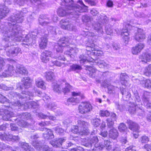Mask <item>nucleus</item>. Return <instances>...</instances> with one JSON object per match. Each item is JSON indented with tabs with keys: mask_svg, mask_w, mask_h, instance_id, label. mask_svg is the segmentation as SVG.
<instances>
[{
	"mask_svg": "<svg viewBox=\"0 0 151 151\" xmlns=\"http://www.w3.org/2000/svg\"><path fill=\"white\" fill-rule=\"evenodd\" d=\"M39 24L42 26H47V32L43 29H41V35L43 37L40 38V41L39 45L41 49L45 48L46 47L47 43V39L46 38L48 35H55L56 34V29L55 27L49 25L52 21L50 20L46 16L43 14L40 16L38 19Z\"/></svg>",
	"mask_w": 151,
	"mask_h": 151,
	"instance_id": "f257e3e1",
	"label": "nucleus"
},
{
	"mask_svg": "<svg viewBox=\"0 0 151 151\" xmlns=\"http://www.w3.org/2000/svg\"><path fill=\"white\" fill-rule=\"evenodd\" d=\"M22 82V83L19 84L17 85V87L20 88V89L22 90V94L21 95L19 93L14 92H11L9 94L11 96V97L14 100H18L21 99H23L26 98L29 99H32L34 96V92L35 90L33 88H32V91H28L27 89L29 88L31 86L30 78L28 77H25L23 78Z\"/></svg>",
	"mask_w": 151,
	"mask_h": 151,
	"instance_id": "f03ea898",
	"label": "nucleus"
},
{
	"mask_svg": "<svg viewBox=\"0 0 151 151\" xmlns=\"http://www.w3.org/2000/svg\"><path fill=\"white\" fill-rule=\"evenodd\" d=\"M77 3L80 5L78 4H75L73 0H67V10L72 11L70 12H67V14L79 15V13L86 12L87 11L88 7L85 5L82 1H78Z\"/></svg>",
	"mask_w": 151,
	"mask_h": 151,
	"instance_id": "7ed1b4c3",
	"label": "nucleus"
},
{
	"mask_svg": "<svg viewBox=\"0 0 151 151\" xmlns=\"http://www.w3.org/2000/svg\"><path fill=\"white\" fill-rule=\"evenodd\" d=\"M7 70L3 72L2 75L0 74V77H6L13 75L14 72L21 74L22 75H25L28 73L27 69L23 65L18 64L16 66V69L14 70V67L12 65L8 64L7 65Z\"/></svg>",
	"mask_w": 151,
	"mask_h": 151,
	"instance_id": "20e7f679",
	"label": "nucleus"
},
{
	"mask_svg": "<svg viewBox=\"0 0 151 151\" xmlns=\"http://www.w3.org/2000/svg\"><path fill=\"white\" fill-rule=\"evenodd\" d=\"M27 13L29 14L30 13L28 12L26 8H24L21 12L18 11L16 12V13L12 15L8 18V20L12 22V24L14 23V25L19 26L22 31V27L18 24L22 23L23 21V18Z\"/></svg>",
	"mask_w": 151,
	"mask_h": 151,
	"instance_id": "39448f33",
	"label": "nucleus"
},
{
	"mask_svg": "<svg viewBox=\"0 0 151 151\" xmlns=\"http://www.w3.org/2000/svg\"><path fill=\"white\" fill-rule=\"evenodd\" d=\"M38 33L41 35L40 32L35 29L33 32H31L28 34L26 35L25 39L22 38V46L26 48H28L29 46L32 45V43H35V42L37 35Z\"/></svg>",
	"mask_w": 151,
	"mask_h": 151,
	"instance_id": "423d86ee",
	"label": "nucleus"
},
{
	"mask_svg": "<svg viewBox=\"0 0 151 151\" xmlns=\"http://www.w3.org/2000/svg\"><path fill=\"white\" fill-rule=\"evenodd\" d=\"M22 39L19 41H13L12 40L11 42L13 44L9 46H6L5 43V41L3 40L4 43V47L5 48V50L6 51L7 55L8 56H12L13 57L17 56L18 54L21 51V49L18 47H15L12 46L13 45H15V43L16 42H19L21 41L22 40V38L24 37V35L22 34Z\"/></svg>",
	"mask_w": 151,
	"mask_h": 151,
	"instance_id": "0eeeda50",
	"label": "nucleus"
},
{
	"mask_svg": "<svg viewBox=\"0 0 151 151\" xmlns=\"http://www.w3.org/2000/svg\"><path fill=\"white\" fill-rule=\"evenodd\" d=\"M32 99H23L22 98L21 99L22 103H20L19 101L15 102H12V103L9 104V105L7 106L9 110H10V108L13 109L14 108V106H17L18 108L21 110H26L28 109L31 108L30 101L27 102V100L32 99Z\"/></svg>",
	"mask_w": 151,
	"mask_h": 151,
	"instance_id": "6e6552de",
	"label": "nucleus"
},
{
	"mask_svg": "<svg viewBox=\"0 0 151 151\" xmlns=\"http://www.w3.org/2000/svg\"><path fill=\"white\" fill-rule=\"evenodd\" d=\"M20 137L19 135H14L5 132H0V139L2 140L11 141L14 142H17L20 140Z\"/></svg>",
	"mask_w": 151,
	"mask_h": 151,
	"instance_id": "1a4fd4ad",
	"label": "nucleus"
},
{
	"mask_svg": "<svg viewBox=\"0 0 151 151\" xmlns=\"http://www.w3.org/2000/svg\"><path fill=\"white\" fill-rule=\"evenodd\" d=\"M92 109L91 104L87 102H81L79 105V112L82 114H86L89 112Z\"/></svg>",
	"mask_w": 151,
	"mask_h": 151,
	"instance_id": "9d476101",
	"label": "nucleus"
},
{
	"mask_svg": "<svg viewBox=\"0 0 151 151\" xmlns=\"http://www.w3.org/2000/svg\"><path fill=\"white\" fill-rule=\"evenodd\" d=\"M86 69L90 71L91 73L89 74L90 76L92 78H95L96 82L97 83H100L101 82L100 76L102 75L101 72H100L98 71V76H95V73L97 71V70L93 66H91L89 65H86ZM103 76H104L106 74V73L102 74Z\"/></svg>",
	"mask_w": 151,
	"mask_h": 151,
	"instance_id": "9b49d317",
	"label": "nucleus"
},
{
	"mask_svg": "<svg viewBox=\"0 0 151 151\" xmlns=\"http://www.w3.org/2000/svg\"><path fill=\"white\" fill-rule=\"evenodd\" d=\"M78 125L80 129L79 134L81 135H86L88 134V131L87 129L89 126L88 122L83 121L79 120L78 121Z\"/></svg>",
	"mask_w": 151,
	"mask_h": 151,
	"instance_id": "f8f14e48",
	"label": "nucleus"
},
{
	"mask_svg": "<svg viewBox=\"0 0 151 151\" xmlns=\"http://www.w3.org/2000/svg\"><path fill=\"white\" fill-rule=\"evenodd\" d=\"M66 40L65 37L61 38L54 46V49L57 52L61 53L63 52L64 47L66 45Z\"/></svg>",
	"mask_w": 151,
	"mask_h": 151,
	"instance_id": "ddd939ff",
	"label": "nucleus"
},
{
	"mask_svg": "<svg viewBox=\"0 0 151 151\" xmlns=\"http://www.w3.org/2000/svg\"><path fill=\"white\" fill-rule=\"evenodd\" d=\"M142 98L145 106L147 108L151 109L150 93L147 91L144 92Z\"/></svg>",
	"mask_w": 151,
	"mask_h": 151,
	"instance_id": "4468645a",
	"label": "nucleus"
},
{
	"mask_svg": "<svg viewBox=\"0 0 151 151\" xmlns=\"http://www.w3.org/2000/svg\"><path fill=\"white\" fill-rule=\"evenodd\" d=\"M14 115L13 112L6 109H0V116H2L3 120H9Z\"/></svg>",
	"mask_w": 151,
	"mask_h": 151,
	"instance_id": "2eb2a0df",
	"label": "nucleus"
},
{
	"mask_svg": "<svg viewBox=\"0 0 151 151\" xmlns=\"http://www.w3.org/2000/svg\"><path fill=\"white\" fill-rule=\"evenodd\" d=\"M62 83H61L60 85L56 83L54 85L53 87V90L54 91L57 93H60L61 90V88L62 89L63 92L64 93H66V81L65 80L62 81Z\"/></svg>",
	"mask_w": 151,
	"mask_h": 151,
	"instance_id": "dca6fc26",
	"label": "nucleus"
},
{
	"mask_svg": "<svg viewBox=\"0 0 151 151\" xmlns=\"http://www.w3.org/2000/svg\"><path fill=\"white\" fill-rule=\"evenodd\" d=\"M135 39L138 42H142L145 38V32L142 29H138L134 36Z\"/></svg>",
	"mask_w": 151,
	"mask_h": 151,
	"instance_id": "f3484780",
	"label": "nucleus"
},
{
	"mask_svg": "<svg viewBox=\"0 0 151 151\" xmlns=\"http://www.w3.org/2000/svg\"><path fill=\"white\" fill-rule=\"evenodd\" d=\"M62 7L58 10V15L60 17H64L66 15V0H62L61 4Z\"/></svg>",
	"mask_w": 151,
	"mask_h": 151,
	"instance_id": "a211bd4d",
	"label": "nucleus"
},
{
	"mask_svg": "<svg viewBox=\"0 0 151 151\" xmlns=\"http://www.w3.org/2000/svg\"><path fill=\"white\" fill-rule=\"evenodd\" d=\"M52 54V52L50 51H44L41 55L40 58L42 61L44 63H47L49 60V57H51Z\"/></svg>",
	"mask_w": 151,
	"mask_h": 151,
	"instance_id": "6ab92c4d",
	"label": "nucleus"
},
{
	"mask_svg": "<svg viewBox=\"0 0 151 151\" xmlns=\"http://www.w3.org/2000/svg\"><path fill=\"white\" fill-rule=\"evenodd\" d=\"M127 123L129 125L130 129L134 132H139V127L136 123L130 120H127Z\"/></svg>",
	"mask_w": 151,
	"mask_h": 151,
	"instance_id": "aec40b11",
	"label": "nucleus"
},
{
	"mask_svg": "<svg viewBox=\"0 0 151 151\" xmlns=\"http://www.w3.org/2000/svg\"><path fill=\"white\" fill-rule=\"evenodd\" d=\"M145 46L143 43H139L132 47V52L134 55H137L142 50Z\"/></svg>",
	"mask_w": 151,
	"mask_h": 151,
	"instance_id": "412c9836",
	"label": "nucleus"
},
{
	"mask_svg": "<svg viewBox=\"0 0 151 151\" xmlns=\"http://www.w3.org/2000/svg\"><path fill=\"white\" fill-rule=\"evenodd\" d=\"M65 139H64L60 138L57 139L55 141H51L50 142V143L53 147L57 148L61 146L62 145L63 143L65 142Z\"/></svg>",
	"mask_w": 151,
	"mask_h": 151,
	"instance_id": "4be33fe9",
	"label": "nucleus"
},
{
	"mask_svg": "<svg viewBox=\"0 0 151 151\" xmlns=\"http://www.w3.org/2000/svg\"><path fill=\"white\" fill-rule=\"evenodd\" d=\"M120 91L122 95V98L125 101H128L130 97V93L125 88H121Z\"/></svg>",
	"mask_w": 151,
	"mask_h": 151,
	"instance_id": "5701e85b",
	"label": "nucleus"
},
{
	"mask_svg": "<svg viewBox=\"0 0 151 151\" xmlns=\"http://www.w3.org/2000/svg\"><path fill=\"white\" fill-rule=\"evenodd\" d=\"M39 138V136L38 134H35L32 136L30 138L32 139L31 144L35 148L37 149V147L36 146L38 145L41 146L40 142L38 141L37 139Z\"/></svg>",
	"mask_w": 151,
	"mask_h": 151,
	"instance_id": "b1692460",
	"label": "nucleus"
},
{
	"mask_svg": "<svg viewBox=\"0 0 151 151\" xmlns=\"http://www.w3.org/2000/svg\"><path fill=\"white\" fill-rule=\"evenodd\" d=\"M19 145L24 151H34V149L31 148L28 144L25 142H19Z\"/></svg>",
	"mask_w": 151,
	"mask_h": 151,
	"instance_id": "393cba45",
	"label": "nucleus"
},
{
	"mask_svg": "<svg viewBox=\"0 0 151 151\" xmlns=\"http://www.w3.org/2000/svg\"><path fill=\"white\" fill-rule=\"evenodd\" d=\"M141 61L145 63L150 62L151 60V54L148 53H144L139 57Z\"/></svg>",
	"mask_w": 151,
	"mask_h": 151,
	"instance_id": "a878e982",
	"label": "nucleus"
},
{
	"mask_svg": "<svg viewBox=\"0 0 151 151\" xmlns=\"http://www.w3.org/2000/svg\"><path fill=\"white\" fill-rule=\"evenodd\" d=\"M109 135L110 138L115 139L118 137L119 134L117 130L113 128L110 129L109 132Z\"/></svg>",
	"mask_w": 151,
	"mask_h": 151,
	"instance_id": "bb28decb",
	"label": "nucleus"
},
{
	"mask_svg": "<svg viewBox=\"0 0 151 151\" xmlns=\"http://www.w3.org/2000/svg\"><path fill=\"white\" fill-rule=\"evenodd\" d=\"M127 29H123L121 32V35L123 39V40L125 44L127 43L129 40V34Z\"/></svg>",
	"mask_w": 151,
	"mask_h": 151,
	"instance_id": "cd10ccee",
	"label": "nucleus"
},
{
	"mask_svg": "<svg viewBox=\"0 0 151 151\" xmlns=\"http://www.w3.org/2000/svg\"><path fill=\"white\" fill-rule=\"evenodd\" d=\"M43 136L45 139H49L54 137L53 132L50 129H48L45 132L43 133Z\"/></svg>",
	"mask_w": 151,
	"mask_h": 151,
	"instance_id": "c85d7f7f",
	"label": "nucleus"
},
{
	"mask_svg": "<svg viewBox=\"0 0 151 151\" xmlns=\"http://www.w3.org/2000/svg\"><path fill=\"white\" fill-rule=\"evenodd\" d=\"M121 82V84L124 86L128 85L127 81L126 80L128 78V76L126 73H122L120 76Z\"/></svg>",
	"mask_w": 151,
	"mask_h": 151,
	"instance_id": "c756f323",
	"label": "nucleus"
},
{
	"mask_svg": "<svg viewBox=\"0 0 151 151\" xmlns=\"http://www.w3.org/2000/svg\"><path fill=\"white\" fill-rule=\"evenodd\" d=\"M36 84L38 87L42 89H44L46 88L45 83L40 78H39L36 80Z\"/></svg>",
	"mask_w": 151,
	"mask_h": 151,
	"instance_id": "7c9ffc66",
	"label": "nucleus"
},
{
	"mask_svg": "<svg viewBox=\"0 0 151 151\" xmlns=\"http://www.w3.org/2000/svg\"><path fill=\"white\" fill-rule=\"evenodd\" d=\"M45 77L47 81H51L54 79V76L53 73L51 71L47 72L45 73Z\"/></svg>",
	"mask_w": 151,
	"mask_h": 151,
	"instance_id": "2f4dec72",
	"label": "nucleus"
},
{
	"mask_svg": "<svg viewBox=\"0 0 151 151\" xmlns=\"http://www.w3.org/2000/svg\"><path fill=\"white\" fill-rule=\"evenodd\" d=\"M36 147H37V150L38 151H53L52 149L47 145L41 146L38 145H36Z\"/></svg>",
	"mask_w": 151,
	"mask_h": 151,
	"instance_id": "473e14b6",
	"label": "nucleus"
},
{
	"mask_svg": "<svg viewBox=\"0 0 151 151\" xmlns=\"http://www.w3.org/2000/svg\"><path fill=\"white\" fill-rule=\"evenodd\" d=\"M140 83L143 86H144L145 88L151 90V82L150 80H143L141 81Z\"/></svg>",
	"mask_w": 151,
	"mask_h": 151,
	"instance_id": "72a5a7b5",
	"label": "nucleus"
},
{
	"mask_svg": "<svg viewBox=\"0 0 151 151\" xmlns=\"http://www.w3.org/2000/svg\"><path fill=\"white\" fill-rule=\"evenodd\" d=\"M94 29L98 32L102 34L103 32L102 26L101 24L99 23H96L94 25Z\"/></svg>",
	"mask_w": 151,
	"mask_h": 151,
	"instance_id": "f704fd0d",
	"label": "nucleus"
},
{
	"mask_svg": "<svg viewBox=\"0 0 151 151\" xmlns=\"http://www.w3.org/2000/svg\"><path fill=\"white\" fill-rule=\"evenodd\" d=\"M134 95L135 97L134 100L135 101V103H134V104L136 105L137 107H138L139 106L142 105L140 97L137 92L134 93Z\"/></svg>",
	"mask_w": 151,
	"mask_h": 151,
	"instance_id": "c9c22d12",
	"label": "nucleus"
},
{
	"mask_svg": "<svg viewBox=\"0 0 151 151\" xmlns=\"http://www.w3.org/2000/svg\"><path fill=\"white\" fill-rule=\"evenodd\" d=\"M49 65L51 66L55 65L57 66L63 67L65 66V63L64 62H61L57 60L55 61H52L49 62Z\"/></svg>",
	"mask_w": 151,
	"mask_h": 151,
	"instance_id": "e433bc0d",
	"label": "nucleus"
},
{
	"mask_svg": "<svg viewBox=\"0 0 151 151\" xmlns=\"http://www.w3.org/2000/svg\"><path fill=\"white\" fill-rule=\"evenodd\" d=\"M129 106L128 110L129 112L132 114H136V107L137 106L134 104V103H133V104H131V105Z\"/></svg>",
	"mask_w": 151,
	"mask_h": 151,
	"instance_id": "4c0bfd02",
	"label": "nucleus"
},
{
	"mask_svg": "<svg viewBox=\"0 0 151 151\" xmlns=\"http://www.w3.org/2000/svg\"><path fill=\"white\" fill-rule=\"evenodd\" d=\"M10 127L11 130L12 131H14L17 133L22 131V129L16 126V124H10Z\"/></svg>",
	"mask_w": 151,
	"mask_h": 151,
	"instance_id": "58836bf2",
	"label": "nucleus"
},
{
	"mask_svg": "<svg viewBox=\"0 0 151 151\" xmlns=\"http://www.w3.org/2000/svg\"><path fill=\"white\" fill-rule=\"evenodd\" d=\"M106 33L108 35H111L113 33L112 27L110 24H107L105 27Z\"/></svg>",
	"mask_w": 151,
	"mask_h": 151,
	"instance_id": "ea45409f",
	"label": "nucleus"
},
{
	"mask_svg": "<svg viewBox=\"0 0 151 151\" xmlns=\"http://www.w3.org/2000/svg\"><path fill=\"white\" fill-rule=\"evenodd\" d=\"M94 63L99 65L100 68H103L106 67L107 64L104 61L98 59L94 61Z\"/></svg>",
	"mask_w": 151,
	"mask_h": 151,
	"instance_id": "a19ab883",
	"label": "nucleus"
},
{
	"mask_svg": "<svg viewBox=\"0 0 151 151\" xmlns=\"http://www.w3.org/2000/svg\"><path fill=\"white\" fill-rule=\"evenodd\" d=\"M101 120L98 118H95L92 119L91 120L92 124L95 127L99 126L101 124Z\"/></svg>",
	"mask_w": 151,
	"mask_h": 151,
	"instance_id": "79ce46f5",
	"label": "nucleus"
},
{
	"mask_svg": "<svg viewBox=\"0 0 151 151\" xmlns=\"http://www.w3.org/2000/svg\"><path fill=\"white\" fill-rule=\"evenodd\" d=\"M126 134H122V137L120 139V141L122 144L124 145H128V142L127 140V137Z\"/></svg>",
	"mask_w": 151,
	"mask_h": 151,
	"instance_id": "37998d69",
	"label": "nucleus"
},
{
	"mask_svg": "<svg viewBox=\"0 0 151 151\" xmlns=\"http://www.w3.org/2000/svg\"><path fill=\"white\" fill-rule=\"evenodd\" d=\"M31 115V114L29 113L25 112L19 114V116L20 119H28L30 118Z\"/></svg>",
	"mask_w": 151,
	"mask_h": 151,
	"instance_id": "c03bdc74",
	"label": "nucleus"
},
{
	"mask_svg": "<svg viewBox=\"0 0 151 151\" xmlns=\"http://www.w3.org/2000/svg\"><path fill=\"white\" fill-rule=\"evenodd\" d=\"M13 119L14 120L15 122L17 123L21 127H26L27 126L28 123L23 120H18L17 119Z\"/></svg>",
	"mask_w": 151,
	"mask_h": 151,
	"instance_id": "a18cd8bd",
	"label": "nucleus"
},
{
	"mask_svg": "<svg viewBox=\"0 0 151 151\" xmlns=\"http://www.w3.org/2000/svg\"><path fill=\"white\" fill-rule=\"evenodd\" d=\"M118 129L119 131L121 132L125 133L126 134V131L127 129V127L125 124L122 123L120 124L118 127Z\"/></svg>",
	"mask_w": 151,
	"mask_h": 151,
	"instance_id": "49530a36",
	"label": "nucleus"
},
{
	"mask_svg": "<svg viewBox=\"0 0 151 151\" xmlns=\"http://www.w3.org/2000/svg\"><path fill=\"white\" fill-rule=\"evenodd\" d=\"M0 88L7 91L13 90V87L12 86L7 87L5 84L1 83L0 84Z\"/></svg>",
	"mask_w": 151,
	"mask_h": 151,
	"instance_id": "de8ad7c7",
	"label": "nucleus"
},
{
	"mask_svg": "<svg viewBox=\"0 0 151 151\" xmlns=\"http://www.w3.org/2000/svg\"><path fill=\"white\" fill-rule=\"evenodd\" d=\"M107 126L109 128H113V126L114 124L113 120L111 118H108L106 119Z\"/></svg>",
	"mask_w": 151,
	"mask_h": 151,
	"instance_id": "09e8293b",
	"label": "nucleus"
},
{
	"mask_svg": "<svg viewBox=\"0 0 151 151\" xmlns=\"http://www.w3.org/2000/svg\"><path fill=\"white\" fill-rule=\"evenodd\" d=\"M70 102L72 103H79L80 102L79 98L71 97L68 99L67 102Z\"/></svg>",
	"mask_w": 151,
	"mask_h": 151,
	"instance_id": "8fccbe9b",
	"label": "nucleus"
},
{
	"mask_svg": "<svg viewBox=\"0 0 151 151\" xmlns=\"http://www.w3.org/2000/svg\"><path fill=\"white\" fill-rule=\"evenodd\" d=\"M92 19V18L91 17L87 15L83 16L82 17V21L85 23H87L90 22Z\"/></svg>",
	"mask_w": 151,
	"mask_h": 151,
	"instance_id": "3c124183",
	"label": "nucleus"
},
{
	"mask_svg": "<svg viewBox=\"0 0 151 151\" xmlns=\"http://www.w3.org/2000/svg\"><path fill=\"white\" fill-rule=\"evenodd\" d=\"M47 106L49 109L56 112L54 110L56 108L57 106L55 103L48 104L47 105Z\"/></svg>",
	"mask_w": 151,
	"mask_h": 151,
	"instance_id": "603ef678",
	"label": "nucleus"
},
{
	"mask_svg": "<svg viewBox=\"0 0 151 151\" xmlns=\"http://www.w3.org/2000/svg\"><path fill=\"white\" fill-rule=\"evenodd\" d=\"M111 142L108 140H105L104 141V147H106V148L107 150H110L112 147L111 145Z\"/></svg>",
	"mask_w": 151,
	"mask_h": 151,
	"instance_id": "864d4df0",
	"label": "nucleus"
},
{
	"mask_svg": "<svg viewBox=\"0 0 151 151\" xmlns=\"http://www.w3.org/2000/svg\"><path fill=\"white\" fill-rule=\"evenodd\" d=\"M9 100L5 97L0 94V102L1 103H9Z\"/></svg>",
	"mask_w": 151,
	"mask_h": 151,
	"instance_id": "5fc2aeb1",
	"label": "nucleus"
},
{
	"mask_svg": "<svg viewBox=\"0 0 151 151\" xmlns=\"http://www.w3.org/2000/svg\"><path fill=\"white\" fill-rule=\"evenodd\" d=\"M79 59L80 63H84L86 62H88V58L83 55L80 56Z\"/></svg>",
	"mask_w": 151,
	"mask_h": 151,
	"instance_id": "6e6d98bb",
	"label": "nucleus"
},
{
	"mask_svg": "<svg viewBox=\"0 0 151 151\" xmlns=\"http://www.w3.org/2000/svg\"><path fill=\"white\" fill-rule=\"evenodd\" d=\"M100 115L101 116L107 117L110 115L109 111L107 110H101L99 112Z\"/></svg>",
	"mask_w": 151,
	"mask_h": 151,
	"instance_id": "4d7b16f0",
	"label": "nucleus"
},
{
	"mask_svg": "<svg viewBox=\"0 0 151 151\" xmlns=\"http://www.w3.org/2000/svg\"><path fill=\"white\" fill-rule=\"evenodd\" d=\"M140 141L142 143H145L149 141V138L148 137L143 136L141 137Z\"/></svg>",
	"mask_w": 151,
	"mask_h": 151,
	"instance_id": "13d9d810",
	"label": "nucleus"
},
{
	"mask_svg": "<svg viewBox=\"0 0 151 151\" xmlns=\"http://www.w3.org/2000/svg\"><path fill=\"white\" fill-rule=\"evenodd\" d=\"M140 106H139V107H137L138 109H136V113L137 115L140 116H142L144 114V111L141 108Z\"/></svg>",
	"mask_w": 151,
	"mask_h": 151,
	"instance_id": "bf43d9fd",
	"label": "nucleus"
},
{
	"mask_svg": "<svg viewBox=\"0 0 151 151\" xmlns=\"http://www.w3.org/2000/svg\"><path fill=\"white\" fill-rule=\"evenodd\" d=\"M55 131L56 133L61 135L63 132L64 130L62 128L58 127H55L54 128Z\"/></svg>",
	"mask_w": 151,
	"mask_h": 151,
	"instance_id": "052dcab7",
	"label": "nucleus"
},
{
	"mask_svg": "<svg viewBox=\"0 0 151 151\" xmlns=\"http://www.w3.org/2000/svg\"><path fill=\"white\" fill-rule=\"evenodd\" d=\"M151 74V65H149L145 70L144 74L147 76H149Z\"/></svg>",
	"mask_w": 151,
	"mask_h": 151,
	"instance_id": "680f3d73",
	"label": "nucleus"
},
{
	"mask_svg": "<svg viewBox=\"0 0 151 151\" xmlns=\"http://www.w3.org/2000/svg\"><path fill=\"white\" fill-rule=\"evenodd\" d=\"M61 27L63 29H66V21L65 19H62L60 22Z\"/></svg>",
	"mask_w": 151,
	"mask_h": 151,
	"instance_id": "e2e57ef3",
	"label": "nucleus"
},
{
	"mask_svg": "<svg viewBox=\"0 0 151 151\" xmlns=\"http://www.w3.org/2000/svg\"><path fill=\"white\" fill-rule=\"evenodd\" d=\"M72 95L74 96H79L81 97V99H84V96L80 92H72Z\"/></svg>",
	"mask_w": 151,
	"mask_h": 151,
	"instance_id": "0e129e2a",
	"label": "nucleus"
},
{
	"mask_svg": "<svg viewBox=\"0 0 151 151\" xmlns=\"http://www.w3.org/2000/svg\"><path fill=\"white\" fill-rule=\"evenodd\" d=\"M80 129H79L78 125V126H73L72 128V132L74 133H78L79 134Z\"/></svg>",
	"mask_w": 151,
	"mask_h": 151,
	"instance_id": "69168bd1",
	"label": "nucleus"
},
{
	"mask_svg": "<svg viewBox=\"0 0 151 151\" xmlns=\"http://www.w3.org/2000/svg\"><path fill=\"white\" fill-rule=\"evenodd\" d=\"M30 105L31 106V108L36 109L39 106V104L34 101H30Z\"/></svg>",
	"mask_w": 151,
	"mask_h": 151,
	"instance_id": "338daca9",
	"label": "nucleus"
},
{
	"mask_svg": "<svg viewBox=\"0 0 151 151\" xmlns=\"http://www.w3.org/2000/svg\"><path fill=\"white\" fill-rule=\"evenodd\" d=\"M116 106L118 109L121 111H122L125 108L124 105H119L117 102L116 103Z\"/></svg>",
	"mask_w": 151,
	"mask_h": 151,
	"instance_id": "774afa93",
	"label": "nucleus"
}]
</instances>
